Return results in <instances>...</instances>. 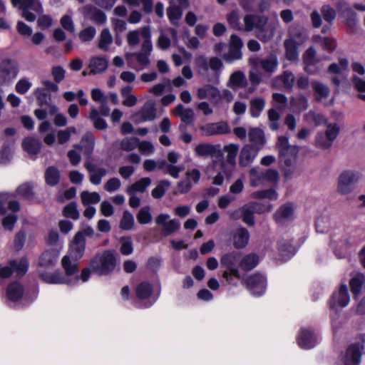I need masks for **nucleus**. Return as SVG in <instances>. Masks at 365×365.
Listing matches in <instances>:
<instances>
[{"label": "nucleus", "mask_w": 365, "mask_h": 365, "mask_svg": "<svg viewBox=\"0 0 365 365\" xmlns=\"http://www.w3.org/2000/svg\"><path fill=\"white\" fill-rule=\"evenodd\" d=\"M58 255L59 251L56 248L46 250L41 255L38 264L45 268L51 267L57 262Z\"/></svg>", "instance_id": "nucleus-26"}, {"label": "nucleus", "mask_w": 365, "mask_h": 365, "mask_svg": "<svg viewBox=\"0 0 365 365\" xmlns=\"http://www.w3.org/2000/svg\"><path fill=\"white\" fill-rule=\"evenodd\" d=\"M211 157L213 158L212 162H213L214 165H216V164L219 163L220 167H221V168H222V169L225 168V160H224L223 153L220 150V145H216L215 151L211 155Z\"/></svg>", "instance_id": "nucleus-60"}, {"label": "nucleus", "mask_w": 365, "mask_h": 365, "mask_svg": "<svg viewBox=\"0 0 365 365\" xmlns=\"http://www.w3.org/2000/svg\"><path fill=\"white\" fill-rule=\"evenodd\" d=\"M45 181L49 186H55L59 183L61 175L55 166H48L45 170Z\"/></svg>", "instance_id": "nucleus-33"}, {"label": "nucleus", "mask_w": 365, "mask_h": 365, "mask_svg": "<svg viewBox=\"0 0 365 365\" xmlns=\"http://www.w3.org/2000/svg\"><path fill=\"white\" fill-rule=\"evenodd\" d=\"M82 14L85 18H88L98 24H103L106 21L105 13L92 4L84 6L82 9Z\"/></svg>", "instance_id": "nucleus-19"}, {"label": "nucleus", "mask_w": 365, "mask_h": 365, "mask_svg": "<svg viewBox=\"0 0 365 365\" xmlns=\"http://www.w3.org/2000/svg\"><path fill=\"white\" fill-rule=\"evenodd\" d=\"M29 269V261L26 257L12 259L6 264H0V284L1 280L8 279L14 272L19 277L24 276Z\"/></svg>", "instance_id": "nucleus-4"}, {"label": "nucleus", "mask_w": 365, "mask_h": 365, "mask_svg": "<svg viewBox=\"0 0 365 365\" xmlns=\"http://www.w3.org/2000/svg\"><path fill=\"white\" fill-rule=\"evenodd\" d=\"M113 41L112 36L108 29H104L101 31V37L98 43V47L103 51L108 49V45Z\"/></svg>", "instance_id": "nucleus-48"}, {"label": "nucleus", "mask_w": 365, "mask_h": 365, "mask_svg": "<svg viewBox=\"0 0 365 365\" xmlns=\"http://www.w3.org/2000/svg\"><path fill=\"white\" fill-rule=\"evenodd\" d=\"M151 183V180L150 178H143L138 181L135 182L130 186L128 187L127 192H133L135 193L137 192H144L146 190V187Z\"/></svg>", "instance_id": "nucleus-36"}, {"label": "nucleus", "mask_w": 365, "mask_h": 365, "mask_svg": "<svg viewBox=\"0 0 365 365\" xmlns=\"http://www.w3.org/2000/svg\"><path fill=\"white\" fill-rule=\"evenodd\" d=\"M278 250L283 261L290 259L297 252L295 247L287 240H282L279 242Z\"/></svg>", "instance_id": "nucleus-28"}, {"label": "nucleus", "mask_w": 365, "mask_h": 365, "mask_svg": "<svg viewBox=\"0 0 365 365\" xmlns=\"http://www.w3.org/2000/svg\"><path fill=\"white\" fill-rule=\"evenodd\" d=\"M312 86L314 91L321 97L326 98L329 96V89L324 84L318 81H313L312 82Z\"/></svg>", "instance_id": "nucleus-57"}, {"label": "nucleus", "mask_w": 365, "mask_h": 365, "mask_svg": "<svg viewBox=\"0 0 365 365\" xmlns=\"http://www.w3.org/2000/svg\"><path fill=\"white\" fill-rule=\"evenodd\" d=\"M262 181L266 180L269 182H277L279 179V175L277 170L267 169L264 172H261Z\"/></svg>", "instance_id": "nucleus-54"}, {"label": "nucleus", "mask_w": 365, "mask_h": 365, "mask_svg": "<svg viewBox=\"0 0 365 365\" xmlns=\"http://www.w3.org/2000/svg\"><path fill=\"white\" fill-rule=\"evenodd\" d=\"M134 224V218L132 214L125 211L123 213V216L120 221V227L123 230H130Z\"/></svg>", "instance_id": "nucleus-59"}, {"label": "nucleus", "mask_w": 365, "mask_h": 365, "mask_svg": "<svg viewBox=\"0 0 365 365\" xmlns=\"http://www.w3.org/2000/svg\"><path fill=\"white\" fill-rule=\"evenodd\" d=\"M321 12L324 21L331 25L336 16L335 10L329 5L325 4L322 6Z\"/></svg>", "instance_id": "nucleus-49"}, {"label": "nucleus", "mask_w": 365, "mask_h": 365, "mask_svg": "<svg viewBox=\"0 0 365 365\" xmlns=\"http://www.w3.org/2000/svg\"><path fill=\"white\" fill-rule=\"evenodd\" d=\"M363 352L364 345L354 343L349 346L344 352L341 353L338 362L341 365H359Z\"/></svg>", "instance_id": "nucleus-8"}, {"label": "nucleus", "mask_w": 365, "mask_h": 365, "mask_svg": "<svg viewBox=\"0 0 365 365\" xmlns=\"http://www.w3.org/2000/svg\"><path fill=\"white\" fill-rule=\"evenodd\" d=\"M139 139L137 138H125L120 143V148L125 151L134 150L138 144Z\"/></svg>", "instance_id": "nucleus-61"}, {"label": "nucleus", "mask_w": 365, "mask_h": 365, "mask_svg": "<svg viewBox=\"0 0 365 365\" xmlns=\"http://www.w3.org/2000/svg\"><path fill=\"white\" fill-rule=\"evenodd\" d=\"M284 86L288 90H291L294 86L295 78L293 73L289 71H285L280 76Z\"/></svg>", "instance_id": "nucleus-58"}, {"label": "nucleus", "mask_w": 365, "mask_h": 365, "mask_svg": "<svg viewBox=\"0 0 365 365\" xmlns=\"http://www.w3.org/2000/svg\"><path fill=\"white\" fill-rule=\"evenodd\" d=\"M137 219L140 224L149 223L152 220L151 214L149 211L148 207H143L138 212Z\"/></svg>", "instance_id": "nucleus-64"}, {"label": "nucleus", "mask_w": 365, "mask_h": 365, "mask_svg": "<svg viewBox=\"0 0 365 365\" xmlns=\"http://www.w3.org/2000/svg\"><path fill=\"white\" fill-rule=\"evenodd\" d=\"M315 145L316 146L323 149H329L332 145V143L327 138V135L322 133H318L316 135L315 138Z\"/></svg>", "instance_id": "nucleus-52"}, {"label": "nucleus", "mask_w": 365, "mask_h": 365, "mask_svg": "<svg viewBox=\"0 0 365 365\" xmlns=\"http://www.w3.org/2000/svg\"><path fill=\"white\" fill-rule=\"evenodd\" d=\"M64 272L59 270L53 272H43L40 274L41 279L50 284H68L74 286L78 282L76 265L71 264L68 257H63L61 260Z\"/></svg>", "instance_id": "nucleus-1"}, {"label": "nucleus", "mask_w": 365, "mask_h": 365, "mask_svg": "<svg viewBox=\"0 0 365 365\" xmlns=\"http://www.w3.org/2000/svg\"><path fill=\"white\" fill-rule=\"evenodd\" d=\"M38 105L40 107L51 106L52 103L51 96L46 92V89L37 88L35 91Z\"/></svg>", "instance_id": "nucleus-39"}, {"label": "nucleus", "mask_w": 365, "mask_h": 365, "mask_svg": "<svg viewBox=\"0 0 365 365\" xmlns=\"http://www.w3.org/2000/svg\"><path fill=\"white\" fill-rule=\"evenodd\" d=\"M41 141L34 137L25 138L22 142L24 150L29 155L38 154L41 150Z\"/></svg>", "instance_id": "nucleus-27"}, {"label": "nucleus", "mask_w": 365, "mask_h": 365, "mask_svg": "<svg viewBox=\"0 0 365 365\" xmlns=\"http://www.w3.org/2000/svg\"><path fill=\"white\" fill-rule=\"evenodd\" d=\"M155 118V103L153 100L147 101L141 109L132 115V120L136 124L146 120H153Z\"/></svg>", "instance_id": "nucleus-13"}, {"label": "nucleus", "mask_w": 365, "mask_h": 365, "mask_svg": "<svg viewBox=\"0 0 365 365\" xmlns=\"http://www.w3.org/2000/svg\"><path fill=\"white\" fill-rule=\"evenodd\" d=\"M108 62L105 57H93L90 61V73L96 74L103 73L108 68Z\"/></svg>", "instance_id": "nucleus-32"}, {"label": "nucleus", "mask_w": 365, "mask_h": 365, "mask_svg": "<svg viewBox=\"0 0 365 365\" xmlns=\"http://www.w3.org/2000/svg\"><path fill=\"white\" fill-rule=\"evenodd\" d=\"M319 341L318 334L310 327H302L297 336V344L303 349L314 348Z\"/></svg>", "instance_id": "nucleus-10"}, {"label": "nucleus", "mask_w": 365, "mask_h": 365, "mask_svg": "<svg viewBox=\"0 0 365 365\" xmlns=\"http://www.w3.org/2000/svg\"><path fill=\"white\" fill-rule=\"evenodd\" d=\"M340 131V128L336 123H329L327 125V130L324 133L327 138L332 143L336 138Z\"/></svg>", "instance_id": "nucleus-56"}, {"label": "nucleus", "mask_w": 365, "mask_h": 365, "mask_svg": "<svg viewBox=\"0 0 365 365\" xmlns=\"http://www.w3.org/2000/svg\"><path fill=\"white\" fill-rule=\"evenodd\" d=\"M18 73L17 65L10 59L0 63V81L3 83L14 78Z\"/></svg>", "instance_id": "nucleus-17"}, {"label": "nucleus", "mask_w": 365, "mask_h": 365, "mask_svg": "<svg viewBox=\"0 0 365 365\" xmlns=\"http://www.w3.org/2000/svg\"><path fill=\"white\" fill-rule=\"evenodd\" d=\"M170 185V183L168 180H164L160 181L158 182V185L156 186V187H155L152 190V192H151L152 196L156 199L160 198L165 194V187H169Z\"/></svg>", "instance_id": "nucleus-55"}, {"label": "nucleus", "mask_w": 365, "mask_h": 365, "mask_svg": "<svg viewBox=\"0 0 365 365\" xmlns=\"http://www.w3.org/2000/svg\"><path fill=\"white\" fill-rule=\"evenodd\" d=\"M90 119L93 122L94 127L98 130H105L108 125L104 119L99 117V112L96 108H92L90 112Z\"/></svg>", "instance_id": "nucleus-41"}, {"label": "nucleus", "mask_w": 365, "mask_h": 365, "mask_svg": "<svg viewBox=\"0 0 365 365\" xmlns=\"http://www.w3.org/2000/svg\"><path fill=\"white\" fill-rule=\"evenodd\" d=\"M86 250V240L81 232H77L74 236L69 248L68 257L71 264L73 263L76 265L77 272H78V261L80 259Z\"/></svg>", "instance_id": "nucleus-9"}, {"label": "nucleus", "mask_w": 365, "mask_h": 365, "mask_svg": "<svg viewBox=\"0 0 365 365\" xmlns=\"http://www.w3.org/2000/svg\"><path fill=\"white\" fill-rule=\"evenodd\" d=\"M38 295V290L34 289L31 296L25 292L22 284L18 282L10 283L6 289V298L9 303H16L23 299L29 302L34 301Z\"/></svg>", "instance_id": "nucleus-5"}, {"label": "nucleus", "mask_w": 365, "mask_h": 365, "mask_svg": "<svg viewBox=\"0 0 365 365\" xmlns=\"http://www.w3.org/2000/svg\"><path fill=\"white\" fill-rule=\"evenodd\" d=\"M259 262V256L255 253H249L242 257L240 267L245 271H250L257 266Z\"/></svg>", "instance_id": "nucleus-30"}, {"label": "nucleus", "mask_w": 365, "mask_h": 365, "mask_svg": "<svg viewBox=\"0 0 365 365\" xmlns=\"http://www.w3.org/2000/svg\"><path fill=\"white\" fill-rule=\"evenodd\" d=\"M81 199L83 205H90L91 204H97L101 200V196L98 192H90L88 191H83L81 193Z\"/></svg>", "instance_id": "nucleus-37"}, {"label": "nucleus", "mask_w": 365, "mask_h": 365, "mask_svg": "<svg viewBox=\"0 0 365 365\" xmlns=\"http://www.w3.org/2000/svg\"><path fill=\"white\" fill-rule=\"evenodd\" d=\"M115 266V256L110 250L96 255L90 261V267L93 272L101 276L113 272Z\"/></svg>", "instance_id": "nucleus-2"}, {"label": "nucleus", "mask_w": 365, "mask_h": 365, "mask_svg": "<svg viewBox=\"0 0 365 365\" xmlns=\"http://www.w3.org/2000/svg\"><path fill=\"white\" fill-rule=\"evenodd\" d=\"M289 38L292 40L294 43L302 45L307 39V30L299 24L292 25L288 29Z\"/></svg>", "instance_id": "nucleus-23"}, {"label": "nucleus", "mask_w": 365, "mask_h": 365, "mask_svg": "<svg viewBox=\"0 0 365 365\" xmlns=\"http://www.w3.org/2000/svg\"><path fill=\"white\" fill-rule=\"evenodd\" d=\"M350 301L348 287L346 284L340 286L338 291L334 292L329 300V307L332 309L344 308L348 305Z\"/></svg>", "instance_id": "nucleus-14"}, {"label": "nucleus", "mask_w": 365, "mask_h": 365, "mask_svg": "<svg viewBox=\"0 0 365 365\" xmlns=\"http://www.w3.org/2000/svg\"><path fill=\"white\" fill-rule=\"evenodd\" d=\"M237 260L238 254L235 252L224 255L220 259L222 267L226 269L222 276L230 284L232 282V277L237 279L240 278V274L237 267Z\"/></svg>", "instance_id": "nucleus-7"}, {"label": "nucleus", "mask_w": 365, "mask_h": 365, "mask_svg": "<svg viewBox=\"0 0 365 365\" xmlns=\"http://www.w3.org/2000/svg\"><path fill=\"white\" fill-rule=\"evenodd\" d=\"M359 180L358 173L352 170H344L338 177L336 192L340 195H348L354 189Z\"/></svg>", "instance_id": "nucleus-6"}, {"label": "nucleus", "mask_w": 365, "mask_h": 365, "mask_svg": "<svg viewBox=\"0 0 365 365\" xmlns=\"http://www.w3.org/2000/svg\"><path fill=\"white\" fill-rule=\"evenodd\" d=\"M316 230L319 233L327 232L329 227V221L327 217H318L315 223Z\"/></svg>", "instance_id": "nucleus-62"}, {"label": "nucleus", "mask_w": 365, "mask_h": 365, "mask_svg": "<svg viewBox=\"0 0 365 365\" xmlns=\"http://www.w3.org/2000/svg\"><path fill=\"white\" fill-rule=\"evenodd\" d=\"M135 296L138 299L136 307L139 308H149L158 300L159 293L154 294L151 284L148 282H143L138 284L135 289Z\"/></svg>", "instance_id": "nucleus-3"}, {"label": "nucleus", "mask_w": 365, "mask_h": 365, "mask_svg": "<svg viewBox=\"0 0 365 365\" xmlns=\"http://www.w3.org/2000/svg\"><path fill=\"white\" fill-rule=\"evenodd\" d=\"M244 22L247 31H251L254 28H256L257 31L270 28L267 26L268 17L266 16L247 14L244 17Z\"/></svg>", "instance_id": "nucleus-16"}, {"label": "nucleus", "mask_w": 365, "mask_h": 365, "mask_svg": "<svg viewBox=\"0 0 365 365\" xmlns=\"http://www.w3.org/2000/svg\"><path fill=\"white\" fill-rule=\"evenodd\" d=\"M260 150L252 145H245L242 148L239 156V164L242 167H246L251 163Z\"/></svg>", "instance_id": "nucleus-22"}, {"label": "nucleus", "mask_w": 365, "mask_h": 365, "mask_svg": "<svg viewBox=\"0 0 365 365\" xmlns=\"http://www.w3.org/2000/svg\"><path fill=\"white\" fill-rule=\"evenodd\" d=\"M200 130L208 136L215 135L227 134L230 133V128L225 121L207 123L200 126Z\"/></svg>", "instance_id": "nucleus-18"}, {"label": "nucleus", "mask_w": 365, "mask_h": 365, "mask_svg": "<svg viewBox=\"0 0 365 365\" xmlns=\"http://www.w3.org/2000/svg\"><path fill=\"white\" fill-rule=\"evenodd\" d=\"M195 65L198 70V72L202 76H205L208 73L209 70V61L207 58L204 56H199L195 58Z\"/></svg>", "instance_id": "nucleus-50"}, {"label": "nucleus", "mask_w": 365, "mask_h": 365, "mask_svg": "<svg viewBox=\"0 0 365 365\" xmlns=\"http://www.w3.org/2000/svg\"><path fill=\"white\" fill-rule=\"evenodd\" d=\"M96 33V29L91 26L84 29L79 33V38L83 42L89 41L93 38Z\"/></svg>", "instance_id": "nucleus-63"}, {"label": "nucleus", "mask_w": 365, "mask_h": 365, "mask_svg": "<svg viewBox=\"0 0 365 365\" xmlns=\"http://www.w3.org/2000/svg\"><path fill=\"white\" fill-rule=\"evenodd\" d=\"M230 81L235 86L239 88H245L247 85L245 76L241 71L234 72L230 76Z\"/></svg>", "instance_id": "nucleus-45"}, {"label": "nucleus", "mask_w": 365, "mask_h": 365, "mask_svg": "<svg viewBox=\"0 0 365 365\" xmlns=\"http://www.w3.org/2000/svg\"><path fill=\"white\" fill-rule=\"evenodd\" d=\"M13 156V150L8 145H4L0 150V164H8Z\"/></svg>", "instance_id": "nucleus-51"}, {"label": "nucleus", "mask_w": 365, "mask_h": 365, "mask_svg": "<svg viewBox=\"0 0 365 365\" xmlns=\"http://www.w3.org/2000/svg\"><path fill=\"white\" fill-rule=\"evenodd\" d=\"M299 45L294 43L292 40H284V46L285 48L286 58L290 61L298 60L299 53L297 47Z\"/></svg>", "instance_id": "nucleus-34"}, {"label": "nucleus", "mask_w": 365, "mask_h": 365, "mask_svg": "<svg viewBox=\"0 0 365 365\" xmlns=\"http://www.w3.org/2000/svg\"><path fill=\"white\" fill-rule=\"evenodd\" d=\"M276 148L279 151V155L284 157L285 154H290L291 156L297 157L299 148L297 145H290L288 138L286 136H279L276 143Z\"/></svg>", "instance_id": "nucleus-20"}, {"label": "nucleus", "mask_w": 365, "mask_h": 365, "mask_svg": "<svg viewBox=\"0 0 365 365\" xmlns=\"http://www.w3.org/2000/svg\"><path fill=\"white\" fill-rule=\"evenodd\" d=\"M19 211V207H0V217L5 230H13L18 218Z\"/></svg>", "instance_id": "nucleus-15"}, {"label": "nucleus", "mask_w": 365, "mask_h": 365, "mask_svg": "<svg viewBox=\"0 0 365 365\" xmlns=\"http://www.w3.org/2000/svg\"><path fill=\"white\" fill-rule=\"evenodd\" d=\"M248 138L252 146L261 150L266 143L264 131L259 128H250L248 131Z\"/></svg>", "instance_id": "nucleus-25"}, {"label": "nucleus", "mask_w": 365, "mask_h": 365, "mask_svg": "<svg viewBox=\"0 0 365 365\" xmlns=\"http://www.w3.org/2000/svg\"><path fill=\"white\" fill-rule=\"evenodd\" d=\"M245 283L252 295L260 297L265 292L267 288L266 277L261 274H254L248 277Z\"/></svg>", "instance_id": "nucleus-12"}, {"label": "nucleus", "mask_w": 365, "mask_h": 365, "mask_svg": "<svg viewBox=\"0 0 365 365\" xmlns=\"http://www.w3.org/2000/svg\"><path fill=\"white\" fill-rule=\"evenodd\" d=\"M155 223L160 227V232L163 237H168L175 232L180 227L178 219H170L168 214H160L155 218Z\"/></svg>", "instance_id": "nucleus-11"}, {"label": "nucleus", "mask_w": 365, "mask_h": 365, "mask_svg": "<svg viewBox=\"0 0 365 365\" xmlns=\"http://www.w3.org/2000/svg\"><path fill=\"white\" fill-rule=\"evenodd\" d=\"M364 282V277L361 275H357L350 280L351 290L354 297H356L361 293Z\"/></svg>", "instance_id": "nucleus-47"}, {"label": "nucleus", "mask_w": 365, "mask_h": 365, "mask_svg": "<svg viewBox=\"0 0 365 365\" xmlns=\"http://www.w3.org/2000/svg\"><path fill=\"white\" fill-rule=\"evenodd\" d=\"M230 216L235 220L242 217L243 222L247 225H254L253 210L245 209V207H239L235 212H232Z\"/></svg>", "instance_id": "nucleus-31"}, {"label": "nucleus", "mask_w": 365, "mask_h": 365, "mask_svg": "<svg viewBox=\"0 0 365 365\" xmlns=\"http://www.w3.org/2000/svg\"><path fill=\"white\" fill-rule=\"evenodd\" d=\"M16 192L25 199L32 200L34 198L35 193L34 192V187L29 182L24 183L18 187Z\"/></svg>", "instance_id": "nucleus-38"}, {"label": "nucleus", "mask_w": 365, "mask_h": 365, "mask_svg": "<svg viewBox=\"0 0 365 365\" xmlns=\"http://www.w3.org/2000/svg\"><path fill=\"white\" fill-rule=\"evenodd\" d=\"M209 61V68H210L215 74L214 78H207V81L212 82L214 83H218V78L220 73V70L223 66L222 61L217 57H212L210 58Z\"/></svg>", "instance_id": "nucleus-35"}, {"label": "nucleus", "mask_w": 365, "mask_h": 365, "mask_svg": "<svg viewBox=\"0 0 365 365\" xmlns=\"http://www.w3.org/2000/svg\"><path fill=\"white\" fill-rule=\"evenodd\" d=\"M233 245L236 249H243L247 246L250 240V233L245 227L237 228L233 234Z\"/></svg>", "instance_id": "nucleus-24"}, {"label": "nucleus", "mask_w": 365, "mask_h": 365, "mask_svg": "<svg viewBox=\"0 0 365 365\" xmlns=\"http://www.w3.org/2000/svg\"><path fill=\"white\" fill-rule=\"evenodd\" d=\"M262 68L266 72H272L277 66V58L274 53H270L269 56L262 59L260 62Z\"/></svg>", "instance_id": "nucleus-42"}, {"label": "nucleus", "mask_w": 365, "mask_h": 365, "mask_svg": "<svg viewBox=\"0 0 365 365\" xmlns=\"http://www.w3.org/2000/svg\"><path fill=\"white\" fill-rule=\"evenodd\" d=\"M264 106V101L262 98H257L250 101V113L252 117H258Z\"/></svg>", "instance_id": "nucleus-44"}, {"label": "nucleus", "mask_w": 365, "mask_h": 365, "mask_svg": "<svg viewBox=\"0 0 365 365\" xmlns=\"http://www.w3.org/2000/svg\"><path fill=\"white\" fill-rule=\"evenodd\" d=\"M167 14L171 23L175 24V21H178L181 18L182 11L180 6H171L168 8Z\"/></svg>", "instance_id": "nucleus-53"}, {"label": "nucleus", "mask_w": 365, "mask_h": 365, "mask_svg": "<svg viewBox=\"0 0 365 365\" xmlns=\"http://www.w3.org/2000/svg\"><path fill=\"white\" fill-rule=\"evenodd\" d=\"M215 147L216 145L210 143H200L195 147V151L197 155L201 157L211 156L215 151Z\"/></svg>", "instance_id": "nucleus-40"}, {"label": "nucleus", "mask_w": 365, "mask_h": 365, "mask_svg": "<svg viewBox=\"0 0 365 365\" xmlns=\"http://www.w3.org/2000/svg\"><path fill=\"white\" fill-rule=\"evenodd\" d=\"M316 56V51L314 47L308 48L303 54V62L305 65L304 69L307 72H309V67L313 66L315 63L314 58Z\"/></svg>", "instance_id": "nucleus-43"}, {"label": "nucleus", "mask_w": 365, "mask_h": 365, "mask_svg": "<svg viewBox=\"0 0 365 365\" xmlns=\"http://www.w3.org/2000/svg\"><path fill=\"white\" fill-rule=\"evenodd\" d=\"M297 157L291 156L290 154H285L284 157L279 155V163L283 171L285 178H291L296 169Z\"/></svg>", "instance_id": "nucleus-21"}, {"label": "nucleus", "mask_w": 365, "mask_h": 365, "mask_svg": "<svg viewBox=\"0 0 365 365\" xmlns=\"http://www.w3.org/2000/svg\"><path fill=\"white\" fill-rule=\"evenodd\" d=\"M223 150L227 153V162L232 165H235V158L239 150V146L232 143L225 145Z\"/></svg>", "instance_id": "nucleus-46"}, {"label": "nucleus", "mask_w": 365, "mask_h": 365, "mask_svg": "<svg viewBox=\"0 0 365 365\" xmlns=\"http://www.w3.org/2000/svg\"><path fill=\"white\" fill-rule=\"evenodd\" d=\"M292 207H279L274 215V218L279 225H284L293 218Z\"/></svg>", "instance_id": "nucleus-29"}]
</instances>
